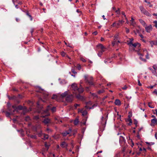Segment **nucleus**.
Returning <instances> with one entry per match:
<instances>
[{"mask_svg": "<svg viewBox=\"0 0 157 157\" xmlns=\"http://www.w3.org/2000/svg\"><path fill=\"white\" fill-rule=\"evenodd\" d=\"M114 37H115V39H117L118 37V35H116Z\"/></svg>", "mask_w": 157, "mask_h": 157, "instance_id": "nucleus-63", "label": "nucleus"}, {"mask_svg": "<svg viewBox=\"0 0 157 157\" xmlns=\"http://www.w3.org/2000/svg\"><path fill=\"white\" fill-rule=\"evenodd\" d=\"M124 22V21L123 20H119L117 23V28H118L121 25H122Z\"/></svg>", "mask_w": 157, "mask_h": 157, "instance_id": "nucleus-18", "label": "nucleus"}, {"mask_svg": "<svg viewBox=\"0 0 157 157\" xmlns=\"http://www.w3.org/2000/svg\"><path fill=\"white\" fill-rule=\"evenodd\" d=\"M68 92L67 91H66L64 93L61 94V96L62 98H63L68 95Z\"/></svg>", "mask_w": 157, "mask_h": 157, "instance_id": "nucleus-21", "label": "nucleus"}, {"mask_svg": "<svg viewBox=\"0 0 157 157\" xmlns=\"http://www.w3.org/2000/svg\"><path fill=\"white\" fill-rule=\"evenodd\" d=\"M154 23H155V26L157 28V21H154Z\"/></svg>", "mask_w": 157, "mask_h": 157, "instance_id": "nucleus-46", "label": "nucleus"}, {"mask_svg": "<svg viewBox=\"0 0 157 157\" xmlns=\"http://www.w3.org/2000/svg\"><path fill=\"white\" fill-rule=\"evenodd\" d=\"M156 70H153L151 72L152 74L155 75L156 76H157V73L156 71Z\"/></svg>", "mask_w": 157, "mask_h": 157, "instance_id": "nucleus-31", "label": "nucleus"}, {"mask_svg": "<svg viewBox=\"0 0 157 157\" xmlns=\"http://www.w3.org/2000/svg\"><path fill=\"white\" fill-rule=\"evenodd\" d=\"M121 14H122V15L124 16V17H126V15L125 14V13L124 12H121Z\"/></svg>", "mask_w": 157, "mask_h": 157, "instance_id": "nucleus-58", "label": "nucleus"}, {"mask_svg": "<svg viewBox=\"0 0 157 157\" xmlns=\"http://www.w3.org/2000/svg\"><path fill=\"white\" fill-rule=\"evenodd\" d=\"M48 94L46 93H44L43 94V96L44 98L46 100H47L48 99Z\"/></svg>", "mask_w": 157, "mask_h": 157, "instance_id": "nucleus-25", "label": "nucleus"}, {"mask_svg": "<svg viewBox=\"0 0 157 157\" xmlns=\"http://www.w3.org/2000/svg\"><path fill=\"white\" fill-rule=\"evenodd\" d=\"M128 45H129V48L130 49H132L134 51H137V52L139 50H141L140 48L141 44L138 42L133 44L131 43H128Z\"/></svg>", "mask_w": 157, "mask_h": 157, "instance_id": "nucleus-2", "label": "nucleus"}, {"mask_svg": "<svg viewBox=\"0 0 157 157\" xmlns=\"http://www.w3.org/2000/svg\"><path fill=\"white\" fill-rule=\"evenodd\" d=\"M57 96L56 95H53L52 97V99L57 100Z\"/></svg>", "mask_w": 157, "mask_h": 157, "instance_id": "nucleus-36", "label": "nucleus"}, {"mask_svg": "<svg viewBox=\"0 0 157 157\" xmlns=\"http://www.w3.org/2000/svg\"><path fill=\"white\" fill-rule=\"evenodd\" d=\"M77 67L78 70H80L81 69V67L79 64H78L77 65Z\"/></svg>", "mask_w": 157, "mask_h": 157, "instance_id": "nucleus-38", "label": "nucleus"}, {"mask_svg": "<svg viewBox=\"0 0 157 157\" xmlns=\"http://www.w3.org/2000/svg\"><path fill=\"white\" fill-rule=\"evenodd\" d=\"M8 110L10 111V112H6V115L7 117H9L10 115L13 114V113L11 111V109L9 106L8 107Z\"/></svg>", "mask_w": 157, "mask_h": 157, "instance_id": "nucleus-19", "label": "nucleus"}, {"mask_svg": "<svg viewBox=\"0 0 157 157\" xmlns=\"http://www.w3.org/2000/svg\"><path fill=\"white\" fill-rule=\"evenodd\" d=\"M74 96L72 94L68 95H67L66 98L67 101L68 102H71L73 100Z\"/></svg>", "mask_w": 157, "mask_h": 157, "instance_id": "nucleus-8", "label": "nucleus"}, {"mask_svg": "<svg viewBox=\"0 0 157 157\" xmlns=\"http://www.w3.org/2000/svg\"><path fill=\"white\" fill-rule=\"evenodd\" d=\"M27 15L30 18V20L31 21H32L33 20V18L31 15H30L28 13H26Z\"/></svg>", "mask_w": 157, "mask_h": 157, "instance_id": "nucleus-39", "label": "nucleus"}, {"mask_svg": "<svg viewBox=\"0 0 157 157\" xmlns=\"http://www.w3.org/2000/svg\"><path fill=\"white\" fill-rule=\"evenodd\" d=\"M12 108L14 109V110H13V113L15 111H17V107L13 105L12 106Z\"/></svg>", "mask_w": 157, "mask_h": 157, "instance_id": "nucleus-33", "label": "nucleus"}, {"mask_svg": "<svg viewBox=\"0 0 157 157\" xmlns=\"http://www.w3.org/2000/svg\"><path fill=\"white\" fill-rule=\"evenodd\" d=\"M133 40V38H130L129 39V41H130L129 42L128 41H127V43H132V41Z\"/></svg>", "mask_w": 157, "mask_h": 157, "instance_id": "nucleus-42", "label": "nucleus"}, {"mask_svg": "<svg viewBox=\"0 0 157 157\" xmlns=\"http://www.w3.org/2000/svg\"><path fill=\"white\" fill-rule=\"evenodd\" d=\"M43 134H44L42 133L41 131L38 133V136L40 137H41L42 136H43Z\"/></svg>", "mask_w": 157, "mask_h": 157, "instance_id": "nucleus-35", "label": "nucleus"}, {"mask_svg": "<svg viewBox=\"0 0 157 157\" xmlns=\"http://www.w3.org/2000/svg\"><path fill=\"white\" fill-rule=\"evenodd\" d=\"M125 20H126V23L127 24H129V21L128 20V18H127V17H125Z\"/></svg>", "mask_w": 157, "mask_h": 157, "instance_id": "nucleus-56", "label": "nucleus"}, {"mask_svg": "<svg viewBox=\"0 0 157 157\" xmlns=\"http://www.w3.org/2000/svg\"><path fill=\"white\" fill-rule=\"evenodd\" d=\"M145 29L146 32L147 33H150L152 29V27L151 25H150L148 26L146 25V26L144 27Z\"/></svg>", "mask_w": 157, "mask_h": 157, "instance_id": "nucleus-11", "label": "nucleus"}, {"mask_svg": "<svg viewBox=\"0 0 157 157\" xmlns=\"http://www.w3.org/2000/svg\"><path fill=\"white\" fill-rule=\"evenodd\" d=\"M134 19L132 17L131 19L130 20V21L131 22L130 24L131 25L133 26H134L136 24V23L134 21Z\"/></svg>", "mask_w": 157, "mask_h": 157, "instance_id": "nucleus-24", "label": "nucleus"}, {"mask_svg": "<svg viewBox=\"0 0 157 157\" xmlns=\"http://www.w3.org/2000/svg\"><path fill=\"white\" fill-rule=\"evenodd\" d=\"M43 122L45 124H47L51 123V120L48 118H46L44 119Z\"/></svg>", "mask_w": 157, "mask_h": 157, "instance_id": "nucleus-17", "label": "nucleus"}, {"mask_svg": "<svg viewBox=\"0 0 157 157\" xmlns=\"http://www.w3.org/2000/svg\"><path fill=\"white\" fill-rule=\"evenodd\" d=\"M80 105L79 104H75L74 106L75 107V108L76 109L78 106Z\"/></svg>", "mask_w": 157, "mask_h": 157, "instance_id": "nucleus-50", "label": "nucleus"}, {"mask_svg": "<svg viewBox=\"0 0 157 157\" xmlns=\"http://www.w3.org/2000/svg\"><path fill=\"white\" fill-rule=\"evenodd\" d=\"M126 29V31L127 33H128L129 32V29H128L126 27L125 28Z\"/></svg>", "mask_w": 157, "mask_h": 157, "instance_id": "nucleus-48", "label": "nucleus"}, {"mask_svg": "<svg viewBox=\"0 0 157 157\" xmlns=\"http://www.w3.org/2000/svg\"><path fill=\"white\" fill-rule=\"evenodd\" d=\"M78 111L79 113H81L83 116H85L87 114V111L86 110H83V109H79Z\"/></svg>", "mask_w": 157, "mask_h": 157, "instance_id": "nucleus-14", "label": "nucleus"}, {"mask_svg": "<svg viewBox=\"0 0 157 157\" xmlns=\"http://www.w3.org/2000/svg\"><path fill=\"white\" fill-rule=\"evenodd\" d=\"M152 67L155 70H157V64L153 65L152 66Z\"/></svg>", "mask_w": 157, "mask_h": 157, "instance_id": "nucleus-34", "label": "nucleus"}, {"mask_svg": "<svg viewBox=\"0 0 157 157\" xmlns=\"http://www.w3.org/2000/svg\"><path fill=\"white\" fill-rule=\"evenodd\" d=\"M85 80L86 82L88 83L90 85H94V83L92 81L93 78L92 77H89L87 75H85L84 76Z\"/></svg>", "mask_w": 157, "mask_h": 157, "instance_id": "nucleus-4", "label": "nucleus"}, {"mask_svg": "<svg viewBox=\"0 0 157 157\" xmlns=\"http://www.w3.org/2000/svg\"><path fill=\"white\" fill-rule=\"evenodd\" d=\"M107 120V117L105 118H104L103 117H101V124L102 125L103 127H105V124H106Z\"/></svg>", "mask_w": 157, "mask_h": 157, "instance_id": "nucleus-9", "label": "nucleus"}, {"mask_svg": "<svg viewBox=\"0 0 157 157\" xmlns=\"http://www.w3.org/2000/svg\"><path fill=\"white\" fill-rule=\"evenodd\" d=\"M71 132V130L70 129L68 131H66L62 133V134L63 136H66L67 135L69 134Z\"/></svg>", "mask_w": 157, "mask_h": 157, "instance_id": "nucleus-13", "label": "nucleus"}, {"mask_svg": "<svg viewBox=\"0 0 157 157\" xmlns=\"http://www.w3.org/2000/svg\"><path fill=\"white\" fill-rule=\"evenodd\" d=\"M153 93L157 95V90L155 89L153 92Z\"/></svg>", "mask_w": 157, "mask_h": 157, "instance_id": "nucleus-54", "label": "nucleus"}, {"mask_svg": "<svg viewBox=\"0 0 157 157\" xmlns=\"http://www.w3.org/2000/svg\"><path fill=\"white\" fill-rule=\"evenodd\" d=\"M139 21L140 23L144 27L145 26H146V23L145 22L142 20V19H139Z\"/></svg>", "mask_w": 157, "mask_h": 157, "instance_id": "nucleus-22", "label": "nucleus"}, {"mask_svg": "<svg viewBox=\"0 0 157 157\" xmlns=\"http://www.w3.org/2000/svg\"><path fill=\"white\" fill-rule=\"evenodd\" d=\"M149 42L151 45V47H153V45H157V40H152V41H150Z\"/></svg>", "mask_w": 157, "mask_h": 157, "instance_id": "nucleus-15", "label": "nucleus"}, {"mask_svg": "<svg viewBox=\"0 0 157 157\" xmlns=\"http://www.w3.org/2000/svg\"><path fill=\"white\" fill-rule=\"evenodd\" d=\"M151 122L154 124H157V120L155 118L151 120Z\"/></svg>", "mask_w": 157, "mask_h": 157, "instance_id": "nucleus-26", "label": "nucleus"}, {"mask_svg": "<svg viewBox=\"0 0 157 157\" xmlns=\"http://www.w3.org/2000/svg\"><path fill=\"white\" fill-rule=\"evenodd\" d=\"M68 145V144L64 141L62 142L60 145V146L61 147L66 148L67 150H68V149L67 148Z\"/></svg>", "mask_w": 157, "mask_h": 157, "instance_id": "nucleus-12", "label": "nucleus"}, {"mask_svg": "<svg viewBox=\"0 0 157 157\" xmlns=\"http://www.w3.org/2000/svg\"><path fill=\"white\" fill-rule=\"evenodd\" d=\"M25 120L26 121H28L30 120V118L29 116H27L25 118Z\"/></svg>", "mask_w": 157, "mask_h": 157, "instance_id": "nucleus-40", "label": "nucleus"}, {"mask_svg": "<svg viewBox=\"0 0 157 157\" xmlns=\"http://www.w3.org/2000/svg\"><path fill=\"white\" fill-rule=\"evenodd\" d=\"M97 48L98 49L100 50L99 51L102 52H104L106 49L102 44H99L97 46Z\"/></svg>", "mask_w": 157, "mask_h": 157, "instance_id": "nucleus-6", "label": "nucleus"}, {"mask_svg": "<svg viewBox=\"0 0 157 157\" xmlns=\"http://www.w3.org/2000/svg\"><path fill=\"white\" fill-rule=\"evenodd\" d=\"M154 86H148L147 87L148 88L152 89L153 88Z\"/></svg>", "mask_w": 157, "mask_h": 157, "instance_id": "nucleus-53", "label": "nucleus"}, {"mask_svg": "<svg viewBox=\"0 0 157 157\" xmlns=\"http://www.w3.org/2000/svg\"><path fill=\"white\" fill-rule=\"evenodd\" d=\"M103 52L99 51L98 53V55L100 57H101V55H102V53Z\"/></svg>", "mask_w": 157, "mask_h": 157, "instance_id": "nucleus-37", "label": "nucleus"}, {"mask_svg": "<svg viewBox=\"0 0 157 157\" xmlns=\"http://www.w3.org/2000/svg\"><path fill=\"white\" fill-rule=\"evenodd\" d=\"M138 84L139 86H141L142 85L140 83L139 80H138Z\"/></svg>", "mask_w": 157, "mask_h": 157, "instance_id": "nucleus-61", "label": "nucleus"}, {"mask_svg": "<svg viewBox=\"0 0 157 157\" xmlns=\"http://www.w3.org/2000/svg\"><path fill=\"white\" fill-rule=\"evenodd\" d=\"M45 147L47 148V150H48V148H49V145H48L47 143H45Z\"/></svg>", "mask_w": 157, "mask_h": 157, "instance_id": "nucleus-44", "label": "nucleus"}, {"mask_svg": "<svg viewBox=\"0 0 157 157\" xmlns=\"http://www.w3.org/2000/svg\"><path fill=\"white\" fill-rule=\"evenodd\" d=\"M98 34V32L97 31H95L93 33V34H94L95 35H96Z\"/></svg>", "mask_w": 157, "mask_h": 157, "instance_id": "nucleus-60", "label": "nucleus"}, {"mask_svg": "<svg viewBox=\"0 0 157 157\" xmlns=\"http://www.w3.org/2000/svg\"><path fill=\"white\" fill-rule=\"evenodd\" d=\"M140 59L142 61H143L144 62H146V60L145 59H143L142 58V57L141 56H140Z\"/></svg>", "mask_w": 157, "mask_h": 157, "instance_id": "nucleus-47", "label": "nucleus"}, {"mask_svg": "<svg viewBox=\"0 0 157 157\" xmlns=\"http://www.w3.org/2000/svg\"><path fill=\"white\" fill-rule=\"evenodd\" d=\"M71 71L74 74H77V72L75 71V70L73 69H72Z\"/></svg>", "mask_w": 157, "mask_h": 157, "instance_id": "nucleus-51", "label": "nucleus"}, {"mask_svg": "<svg viewBox=\"0 0 157 157\" xmlns=\"http://www.w3.org/2000/svg\"><path fill=\"white\" fill-rule=\"evenodd\" d=\"M116 13L117 14H120V9L118 8L117 10L115 11Z\"/></svg>", "mask_w": 157, "mask_h": 157, "instance_id": "nucleus-43", "label": "nucleus"}, {"mask_svg": "<svg viewBox=\"0 0 157 157\" xmlns=\"http://www.w3.org/2000/svg\"><path fill=\"white\" fill-rule=\"evenodd\" d=\"M17 111L18 110H21L24 109V108L21 105H19L17 107Z\"/></svg>", "mask_w": 157, "mask_h": 157, "instance_id": "nucleus-27", "label": "nucleus"}, {"mask_svg": "<svg viewBox=\"0 0 157 157\" xmlns=\"http://www.w3.org/2000/svg\"><path fill=\"white\" fill-rule=\"evenodd\" d=\"M31 138H33V139H36V136L35 135H32L31 136Z\"/></svg>", "mask_w": 157, "mask_h": 157, "instance_id": "nucleus-52", "label": "nucleus"}, {"mask_svg": "<svg viewBox=\"0 0 157 157\" xmlns=\"http://www.w3.org/2000/svg\"><path fill=\"white\" fill-rule=\"evenodd\" d=\"M125 141V140L124 138L122 136H120V137L119 142L121 144H124Z\"/></svg>", "mask_w": 157, "mask_h": 157, "instance_id": "nucleus-16", "label": "nucleus"}, {"mask_svg": "<svg viewBox=\"0 0 157 157\" xmlns=\"http://www.w3.org/2000/svg\"><path fill=\"white\" fill-rule=\"evenodd\" d=\"M34 118L35 119L38 120L39 119V117L38 116H36Z\"/></svg>", "mask_w": 157, "mask_h": 157, "instance_id": "nucleus-62", "label": "nucleus"}, {"mask_svg": "<svg viewBox=\"0 0 157 157\" xmlns=\"http://www.w3.org/2000/svg\"><path fill=\"white\" fill-rule=\"evenodd\" d=\"M146 143L147 144H148L150 145H153L154 144V143L153 142L149 143L148 142H146Z\"/></svg>", "mask_w": 157, "mask_h": 157, "instance_id": "nucleus-41", "label": "nucleus"}, {"mask_svg": "<svg viewBox=\"0 0 157 157\" xmlns=\"http://www.w3.org/2000/svg\"><path fill=\"white\" fill-rule=\"evenodd\" d=\"M140 10L141 12L148 16H151V15L148 11L146 10L143 7H140Z\"/></svg>", "mask_w": 157, "mask_h": 157, "instance_id": "nucleus-7", "label": "nucleus"}, {"mask_svg": "<svg viewBox=\"0 0 157 157\" xmlns=\"http://www.w3.org/2000/svg\"><path fill=\"white\" fill-rule=\"evenodd\" d=\"M81 60L84 62H86V60L84 59H83V58H81Z\"/></svg>", "mask_w": 157, "mask_h": 157, "instance_id": "nucleus-55", "label": "nucleus"}, {"mask_svg": "<svg viewBox=\"0 0 157 157\" xmlns=\"http://www.w3.org/2000/svg\"><path fill=\"white\" fill-rule=\"evenodd\" d=\"M127 87L126 86H124L122 88V89L123 90H125L127 89Z\"/></svg>", "mask_w": 157, "mask_h": 157, "instance_id": "nucleus-57", "label": "nucleus"}, {"mask_svg": "<svg viewBox=\"0 0 157 157\" xmlns=\"http://www.w3.org/2000/svg\"><path fill=\"white\" fill-rule=\"evenodd\" d=\"M115 44H116V41H113L112 43V45H113V46L115 45Z\"/></svg>", "mask_w": 157, "mask_h": 157, "instance_id": "nucleus-64", "label": "nucleus"}, {"mask_svg": "<svg viewBox=\"0 0 157 157\" xmlns=\"http://www.w3.org/2000/svg\"><path fill=\"white\" fill-rule=\"evenodd\" d=\"M115 104L116 105H121V101L119 99H116L115 101Z\"/></svg>", "mask_w": 157, "mask_h": 157, "instance_id": "nucleus-23", "label": "nucleus"}, {"mask_svg": "<svg viewBox=\"0 0 157 157\" xmlns=\"http://www.w3.org/2000/svg\"><path fill=\"white\" fill-rule=\"evenodd\" d=\"M65 52H62L61 53V55H62V56H65Z\"/></svg>", "mask_w": 157, "mask_h": 157, "instance_id": "nucleus-59", "label": "nucleus"}, {"mask_svg": "<svg viewBox=\"0 0 157 157\" xmlns=\"http://www.w3.org/2000/svg\"><path fill=\"white\" fill-rule=\"evenodd\" d=\"M117 23L116 21L114 22L112 25H111V26L113 27H115L117 28Z\"/></svg>", "mask_w": 157, "mask_h": 157, "instance_id": "nucleus-32", "label": "nucleus"}, {"mask_svg": "<svg viewBox=\"0 0 157 157\" xmlns=\"http://www.w3.org/2000/svg\"><path fill=\"white\" fill-rule=\"evenodd\" d=\"M151 102H149L148 103V106L149 107L151 108H153L154 107V106H151Z\"/></svg>", "mask_w": 157, "mask_h": 157, "instance_id": "nucleus-45", "label": "nucleus"}, {"mask_svg": "<svg viewBox=\"0 0 157 157\" xmlns=\"http://www.w3.org/2000/svg\"><path fill=\"white\" fill-rule=\"evenodd\" d=\"M79 122L78 120V119H76L75 120L74 122V123L75 125H77L78 124Z\"/></svg>", "mask_w": 157, "mask_h": 157, "instance_id": "nucleus-30", "label": "nucleus"}, {"mask_svg": "<svg viewBox=\"0 0 157 157\" xmlns=\"http://www.w3.org/2000/svg\"><path fill=\"white\" fill-rule=\"evenodd\" d=\"M104 92V90H99L98 91V93H99V94H100V93H103Z\"/></svg>", "mask_w": 157, "mask_h": 157, "instance_id": "nucleus-49", "label": "nucleus"}, {"mask_svg": "<svg viewBox=\"0 0 157 157\" xmlns=\"http://www.w3.org/2000/svg\"><path fill=\"white\" fill-rule=\"evenodd\" d=\"M126 121L127 122H129V123L128 124L129 125H131L132 123V119L129 116H128V118L126 120Z\"/></svg>", "mask_w": 157, "mask_h": 157, "instance_id": "nucleus-20", "label": "nucleus"}, {"mask_svg": "<svg viewBox=\"0 0 157 157\" xmlns=\"http://www.w3.org/2000/svg\"><path fill=\"white\" fill-rule=\"evenodd\" d=\"M51 110L52 112L53 113L54 112L56 111V108L55 107H53L52 108V105H50L47 106V108L46 110L43 111L42 113L43 114H45V116H48L49 115L48 113V111ZM45 116H42V117H44Z\"/></svg>", "mask_w": 157, "mask_h": 157, "instance_id": "nucleus-3", "label": "nucleus"}, {"mask_svg": "<svg viewBox=\"0 0 157 157\" xmlns=\"http://www.w3.org/2000/svg\"><path fill=\"white\" fill-rule=\"evenodd\" d=\"M72 90H73V93L75 94L76 97L78 99L83 100L84 99L83 97L79 94L81 93L83 91V89L81 87L78 88L77 86V85L76 83H73L71 86Z\"/></svg>", "mask_w": 157, "mask_h": 157, "instance_id": "nucleus-1", "label": "nucleus"}, {"mask_svg": "<svg viewBox=\"0 0 157 157\" xmlns=\"http://www.w3.org/2000/svg\"><path fill=\"white\" fill-rule=\"evenodd\" d=\"M145 54H146V58L147 59H148L149 58V55L146 49H142L141 50H139V51L138 52V54L141 56H144Z\"/></svg>", "mask_w": 157, "mask_h": 157, "instance_id": "nucleus-5", "label": "nucleus"}, {"mask_svg": "<svg viewBox=\"0 0 157 157\" xmlns=\"http://www.w3.org/2000/svg\"><path fill=\"white\" fill-rule=\"evenodd\" d=\"M43 138H42L44 139V140H46L47 139H48V135L47 134H43Z\"/></svg>", "mask_w": 157, "mask_h": 157, "instance_id": "nucleus-28", "label": "nucleus"}, {"mask_svg": "<svg viewBox=\"0 0 157 157\" xmlns=\"http://www.w3.org/2000/svg\"><path fill=\"white\" fill-rule=\"evenodd\" d=\"M104 63L106 64H107L108 63H110L111 62V61L109 59H107L104 61Z\"/></svg>", "mask_w": 157, "mask_h": 157, "instance_id": "nucleus-29", "label": "nucleus"}, {"mask_svg": "<svg viewBox=\"0 0 157 157\" xmlns=\"http://www.w3.org/2000/svg\"><path fill=\"white\" fill-rule=\"evenodd\" d=\"M92 105V102L91 101H90L86 103V105L85 106V107H86L87 109H92L94 108L96 106L94 104L92 105V107H90V105Z\"/></svg>", "mask_w": 157, "mask_h": 157, "instance_id": "nucleus-10", "label": "nucleus"}]
</instances>
